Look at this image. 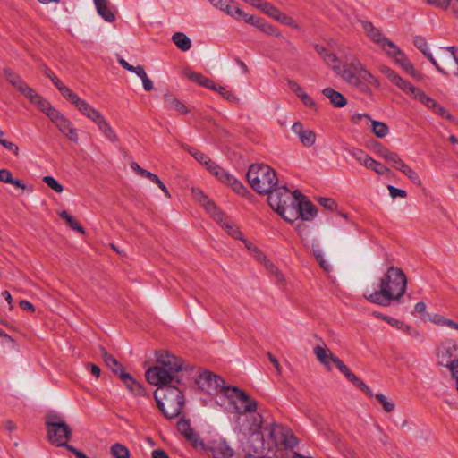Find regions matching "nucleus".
<instances>
[{"instance_id": "obj_1", "label": "nucleus", "mask_w": 458, "mask_h": 458, "mask_svg": "<svg viewBox=\"0 0 458 458\" xmlns=\"http://www.w3.org/2000/svg\"><path fill=\"white\" fill-rule=\"evenodd\" d=\"M158 365L146 371V378L157 388L154 397L158 409L167 419L178 417L185 404L182 380L179 373L184 369V360L169 353H159Z\"/></svg>"}, {"instance_id": "obj_2", "label": "nucleus", "mask_w": 458, "mask_h": 458, "mask_svg": "<svg viewBox=\"0 0 458 458\" xmlns=\"http://www.w3.org/2000/svg\"><path fill=\"white\" fill-rule=\"evenodd\" d=\"M407 283L404 272L400 267L391 266L380 278L379 289L377 291L367 289L363 297L370 303L389 306L392 301H399L404 295Z\"/></svg>"}, {"instance_id": "obj_3", "label": "nucleus", "mask_w": 458, "mask_h": 458, "mask_svg": "<svg viewBox=\"0 0 458 458\" xmlns=\"http://www.w3.org/2000/svg\"><path fill=\"white\" fill-rule=\"evenodd\" d=\"M333 71L348 85L362 92L368 91L369 86L379 87L378 80L356 57L346 59L343 65L339 62Z\"/></svg>"}, {"instance_id": "obj_4", "label": "nucleus", "mask_w": 458, "mask_h": 458, "mask_svg": "<svg viewBox=\"0 0 458 458\" xmlns=\"http://www.w3.org/2000/svg\"><path fill=\"white\" fill-rule=\"evenodd\" d=\"M268 195L269 206L286 222L293 223L296 220L297 211L294 208L297 197H303V194L295 190L291 191L285 186L274 187Z\"/></svg>"}, {"instance_id": "obj_5", "label": "nucleus", "mask_w": 458, "mask_h": 458, "mask_svg": "<svg viewBox=\"0 0 458 458\" xmlns=\"http://www.w3.org/2000/svg\"><path fill=\"white\" fill-rule=\"evenodd\" d=\"M250 187L259 194H267L278 183L276 171L265 164H253L246 174Z\"/></svg>"}, {"instance_id": "obj_6", "label": "nucleus", "mask_w": 458, "mask_h": 458, "mask_svg": "<svg viewBox=\"0 0 458 458\" xmlns=\"http://www.w3.org/2000/svg\"><path fill=\"white\" fill-rule=\"evenodd\" d=\"M99 353L105 361L107 368H109L124 384L126 388L131 392L134 395L142 396L145 394V391L141 385L134 380V378L127 372L124 371L122 364L106 350L103 347H99Z\"/></svg>"}, {"instance_id": "obj_7", "label": "nucleus", "mask_w": 458, "mask_h": 458, "mask_svg": "<svg viewBox=\"0 0 458 458\" xmlns=\"http://www.w3.org/2000/svg\"><path fill=\"white\" fill-rule=\"evenodd\" d=\"M47 437L51 444L56 446L67 447L72 438V429L62 418L57 415L48 417L46 421Z\"/></svg>"}, {"instance_id": "obj_8", "label": "nucleus", "mask_w": 458, "mask_h": 458, "mask_svg": "<svg viewBox=\"0 0 458 458\" xmlns=\"http://www.w3.org/2000/svg\"><path fill=\"white\" fill-rule=\"evenodd\" d=\"M196 383L203 391L210 394L218 392H223L225 394V389L228 387L225 386L223 378L209 371L201 373L198 377Z\"/></svg>"}, {"instance_id": "obj_9", "label": "nucleus", "mask_w": 458, "mask_h": 458, "mask_svg": "<svg viewBox=\"0 0 458 458\" xmlns=\"http://www.w3.org/2000/svg\"><path fill=\"white\" fill-rule=\"evenodd\" d=\"M225 396L241 402V407H236L239 413L255 412L257 410V402L236 386L227 387L225 389Z\"/></svg>"}, {"instance_id": "obj_10", "label": "nucleus", "mask_w": 458, "mask_h": 458, "mask_svg": "<svg viewBox=\"0 0 458 458\" xmlns=\"http://www.w3.org/2000/svg\"><path fill=\"white\" fill-rule=\"evenodd\" d=\"M437 363L446 367L458 359V344L453 339L441 342L437 351Z\"/></svg>"}, {"instance_id": "obj_11", "label": "nucleus", "mask_w": 458, "mask_h": 458, "mask_svg": "<svg viewBox=\"0 0 458 458\" xmlns=\"http://www.w3.org/2000/svg\"><path fill=\"white\" fill-rule=\"evenodd\" d=\"M50 120L55 124L61 133L67 137L71 141H78L77 130L73 127L70 120H68L59 111L56 113L52 112Z\"/></svg>"}, {"instance_id": "obj_12", "label": "nucleus", "mask_w": 458, "mask_h": 458, "mask_svg": "<svg viewBox=\"0 0 458 458\" xmlns=\"http://www.w3.org/2000/svg\"><path fill=\"white\" fill-rule=\"evenodd\" d=\"M294 208L297 211L296 220L301 217L304 221H310L317 215L316 207L307 200L304 195L303 197H297Z\"/></svg>"}, {"instance_id": "obj_13", "label": "nucleus", "mask_w": 458, "mask_h": 458, "mask_svg": "<svg viewBox=\"0 0 458 458\" xmlns=\"http://www.w3.org/2000/svg\"><path fill=\"white\" fill-rule=\"evenodd\" d=\"M292 131L298 136L304 147H312L316 142V132L313 130L304 128L301 122L293 123Z\"/></svg>"}, {"instance_id": "obj_14", "label": "nucleus", "mask_w": 458, "mask_h": 458, "mask_svg": "<svg viewBox=\"0 0 458 458\" xmlns=\"http://www.w3.org/2000/svg\"><path fill=\"white\" fill-rule=\"evenodd\" d=\"M177 429L195 448L203 446V441L198 434L194 433L189 420L180 419L177 422Z\"/></svg>"}, {"instance_id": "obj_15", "label": "nucleus", "mask_w": 458, "mask_h": 458, "mask_svg": "<svg viewBox=\"0 0 458 458\" xmlns=\"http://www.w3.org/2000/svg\"><path fill=\"white\" fill-rule=\"evenodd\" d=\"M363 119H365L367 122L371 123V131L377 137L384 138L388 134L389 128L385 123L374 121L367 114H358L352 116V122L354 123H358L361 122Z\"/></svg>"}, {"instance_id": "obj_16", "label": "nucleus", "mask_w": 458, "mask_h": 458, "mask_svg": "<svg viewBox=\"0 0 458 458\" xmlns=\"http://www.w3.org/2000/svg\"><path fill=\"white\" fill-rule=\"evenodd\" d=\"M4 75L7 79V81L19 91L21 92L25 98L28 96V94H31L30 88L21 78L19 74L15 73L9 68L4 69Z\"/></svg>"}, {"instance_id": "obj_17", "label": "nucleus", "mask_w": 458, "mask_h": 458, "mask_svg": "<svg viewBox=\"0 0 458 458\" xmlns=\"http://www.w3.org/2000/svg\"><path fill=\"white\" fill-rule=\"evenodd\" d=\"M209 450L215 458H232L233 455V448L223 439L212 441Z\"/></svg>"}, {"instance_id": "obj_18", "label": "nucleus", "mask_w": 458, "mask_h": 458, "mask_svg": "<svg viewBox=\"0 0 458 458\" xmlns=\"http://www.w3.org/2000/svg\"><path fill=\"white\" fill-rule=\"evenodd\" d=\"M213 6L225 12L226 14L238 17L242 14V10L238 7L233 0H208Z\"/></svg>"}, {"instance_id": "obj_19", "label": "nucleus", "mask_w": 458, "mask_h": 458, "mask_svg": "<svg viewBox=\"0 0 458 458\" xmlns=\"http://www.w3.org/2000/svg\"><path fill=\"white\" fill-rule=\"evenodd\" d=\"M26 98L30 99L32 104L36 105L43 113H45L49 119L52 117V112H57V110L55 109L48 101L44 99L33 89H31V94H28Z\"/></svg>"}, {"instance_id": "obj_20", "label": "nucleus", "mask_w": 458, "mask_h": 458, "mask_svg": "<svg viewBox=\"0 0 458 458\" xmlns=\"http://www.w3.org/2000/svg\"><path fill=\"white\" fill-rule=\"evenodd\" d=\"M98 14L107 22L115 21V14L108 0H93Z\"/></svg>"}, {"instance_id": "obj_21", "label": "nucleus", "mask_w": 458, "mask_h": 458, "mask_svg": "<svg viewBox=\"0 0 458 458\" xmlns=\"http://www.w3.org/2000/svg\"><path fill=\"white\" fill-rule=\"evenodd\" d=\"M360 23L366 36L380 46L386 38L382 32L369 21H360Z\"/></svg>"}, {"instance_id": "obj_22", "label": "nucleus", "mask_w": 458, "mask_h": 458, "mask_svg": "<svg viewBox=\"0 0 458 458\" xmlns=\"http://www.w3.org/2000/svg\"><path fill=\"white\" fill-rule=\"evenodd\" d=\"M95 124L98 126V130L103 133V135L111 142L115 143L119 141V138L115 133L114 130L111 127V125L107 123L103 114L99 116V118L95 121Z\"/></svg>"}, {"instance_id": "obj_23", "label": "nucleus", "mask_w": 458, "mask_h": 458, "mask_svg": "<svg viewBox=\"0 0 458 458\" xmlns=\"http://www.w3.org/2000/svg\"><path fill=\"white\" fill-rule=\"evenodd\" d=\"M314 354L318 361L323 364L328 370H331L330 361L333 362V358H337L331 352L326 345H317L314 347Z\"/></svg>"}, {"instance_id": "obj_24", "label": "nucleus", "mask_w": 458, "mask_h": 458, "mask_svg": "<svg viewBox=\"0 0 458 458\" xmlns=\"http://www.w3.org/2000/svg\"><path fill=\"white\" fill-rule=\"evenodd\" d=\"M314 49L317 54L324 60L325 64L329 66L332 70L334 66H336L340 62L339 58L333 53H331L327 47L322 45H315Z\"/></svg>"}, {"instance_id": "obj_25", "label": "nucleus", "mask_w": 458, "mask_h": 458, "mask_svg": "<svg viewBox=\"0 0 458 458\" xmlns=\"http://www.w3.org/2000/svg\"><path fill=\"white\" fill-rule=\"evenodd\" d=\"M323 95L329 99L330 103L337 108L344 107L347 104L344 96L332 88H325L322 90Z\"/></svg>"}, {"instance_id": "obj_26", "label": "nucleus", "mask_w": 458, "mask_h": 458, "mask_svg": "<svg viewBox=\"0 0 458 458\" xmlns=\"http://www.w3.org/2000/svg\"><path fill=\"white\" fill-rule=\"evenodd\" d=\"M164 103L165 108L175 110L180 114H186L190 112L182 102L172 95H165Z\"/></svg>"}, {"instance_id": "obj_27", "label": "nucleus", "mask_w": 458, "mask_h": 458, "mask_svg": "<svg viewBox=\"0 0 458 458\" xmlns=\"http://www.w3.org/2000/svg\"><path fill=\"white\" fill-rule=\"evenodd\" d=\"M83 115L90 119L95 123L98 118L102 114L99 111L95 109L92 106H90L88 102L83 100L82 98L75 106Z\"/></svg>"}, {"instance_id": "obj_28", "label": "nucleus", "mask_w": 458, "mask_h": 458, "mask_svg": "<svg viewBox=\"0 0 458 458\" xmlns=\"http://www.w3.org/2000/svg\"><path fill=\"white\" fill-rule=\"evenodd\" d=\"M186 76L190 81L200 86H203L209 89H216V83L211 79L205 77L201 73L196 72H188L186 73Z\"/></svg>"}, {"instance_id": "obj_29", "label": "nucleus", "mask_w": 458, "mask_h": 458, "mask_svg": "<svg viewBox=\"0 0 458 458\" xmlns=\"http://www.w3.org/2000/svg\"><path fill=\"white\" fill-rule=\"evenodd\" d=\"M172 40L182 51H188L191 47V39L182 32H175L172 37Z\"/></svg>"}, {"instance_id": "obj_30", "label": "nucleus", "mask_w": 458, "mask_h": 458, "mask_svg": "<svg viewBox=\"0 0 458 458\" xmlns=\"http://www.w3.org/2000/svg\"><path fill=\"white\" fill-rule=\"evenodd\" d=\"M379 47L394 59H396L400 55L403 53L393 41L389 40L387 38H385Z\"/></svg>"}, {"instance_id": "obj_31", "label": "nucleus", "mask_w": 458, "mask_h": 458, "mask_svg": "<svg viewBox=\"0 0 458 458\" xmlns=\"http://www.w3.org/2000/svg\"><path fill=\"white\" fill-rule=\"evenodd\" d=\"M59 216L63 218L66 224L74 231L81 233V234H85V230L80 225V223L75 220L67 211L63 210L59 212Z\"/></svg>"}, {"instance_id": "obj_32", "label": "nucleus", "mask_w": 458, "mask_h": 458, "mask_svg": "<svg viewBox=\"0 0 458 458\" xmlns=\"http://www.w3.org/2000/svg\"><path fill=\"white\" fill-rule=\"evenodd\" d=\"M220 224L222 227H224L228 233V234H230L233 238L242 240L244 242H249L248 241L242 239V233L239 230V228L236 225H234L231 221L227 220L225 217Z\"/></svg>"}, {"instance_id": "obj_33", "label": "nucleus", "mask_w": 458, "mask_h": 458, "mask_svg": "<svg viewBox=\"0 0 458 458\" xmlns=\"http://www.w3.org/2000/svg\"><path fill=\"white\" fill-rule=\"evenodd\" d=\"M203 207L205 208L206 211L210 214V216L216 220L217 221L218 223H222L224 218H225V215L224 213L219 210V208L216 206V204L214 202H212L211 200H208L204 205Z\"/></svg>"}, {"instance_id": "obj_34", "label": "nucleus", "mask_w": 458, "mask_h": 458, "mask_svg": "<svg viewBox=\"0 0 458 458\" xmlns=\"http://www.w3.org/2000/svg\"><path fill=\"white\" fill-rule=\"evenodd\" d=\"M61 95L69 100L74 106L80 102L81 99L75 92H73L70 88L62 83L57 87Z\"/></svg>"}, {"instance_id": "obj_35", "label": "nucleus", "mask_w": 458, "mask_h": 458, "mask_svg": "<svg viewBox=\"0 0 458 458\" xmlns=\"http://www.w3.org/2000/svg\"><path fill=\"white\" fill-rule=\"evenodd\" d=\"M61 95L69 100L74 106L80 102L81 99L75 92H73L70 88L62 83L57 87Z\"/></svg>"}, {"instance_id": "obj_36", "label": "nucleus", "mask_w": 458, "mask_h": 458, "mask_svg": "<svg viewBox=\"0 0 458 458\" xmlns=\"http://www.w3.org/2000/svg\"><path fill=\"white\" fill-rule=\"evenodd\" d=\"M61 95L69 100L74 106L80 102L81 99L75 92H73L70 88L62 83L57 87Z\"/></svg>"}, {"instance_id": "obj_37", "label": "nucleus", "mask_w": 458, "mask_h": 458, "mask_svg": "<svg viewBox=\"0 0 458 458\" xmlns=\"http://www.w3.org/2000/svg\"><path fill=\"white\" fill-rule=\"evenodd\" d=\"M256 27L267 35H272L276 38H280L282 36L281 32L276 27L267 22L263 19L261 21H256Z\"/></svg>"}, {"instance_id": "obj_38", "label": "nucleus", "mask_w": 458, "mask_h": 458, "mask_svg": "<svg viewBox=\"0 0 458 458\" xmlns=\"http://www.w3.org/2000/svg\"><path fill=\"white\" fill-rule=\"evenodd\" d=\"M349 154L359 163L367 166L369 161L370 159V156H369L364 150L360 148H352L348 150Z\"/></svg>"}, {"instance_id": "obj_39", "label": "nucleus", "mask_w": 458, "mask_h": 458, "mask_svg": "<svg viewBox=\"0 0 458 458\" xmlns=\"http://www.w3.org/2000/svg\"><path fill=\"white\" fill-rule=\"evenodd\" d=\"M350 382H352L357 388L365 393L369 397H373V393L371 389L354 373L349 375L347 378Z\"/></svg>"}, {"instance_id": "obj_40", "label": "nucleus", "mask_w": 458, "mask_h": 458, "mask_svg": "<svg viewBox=\"0 0 458 458\" xmlns=\"http://www.w3.org/2000/svg\"><path fill=\"white\" fill-rule=\"evenodd\" d=\"M431 321L437 326L447 327L458 331V323L453 319L446 318L444 316L435 315L431 318Z\"/></svg>"}, {"instance_id": "obj_41", "label": "nucleus", "mask_w": 458, "mask_h": 458, "mask_svg": "<svg viewBox=\"0 0 458 458\" xmlns=\"http://www.w3.org/2000/svg\"><path fill=\"white\" fill-rule=\"evenodd\" d=\"M110 451L114 458H130L131 455L129 449L119 443L113 445Z\"/></svg>"}, {"instance_id": "obj_42", "label": "nucleus", "mask_w": 458, "mask_h": 458, "mask_svg": "<svg viewBox=\"0 0 458 458\" xmlns=\"http://www.w3.org/2000/svg\"><path fill=\"white\" fill-rule=\"evenodd\" d=\"M369 169L373 170L377 174H391V170L381 164L380 162H377V160L370 157L368 165L366 166Z\"/></svg>"}, {"instance_id": "obj_43", "label": "nucleus", "mask_w": 458, "mask_h": 458, "mask_svg": "<svg viewBox=\"0 0 458 458\" xmlns=\"http://www.w3.org/2000/svg\"><path fill=\"white\" fill-rule=\"evenodd\" d=\"M394 84H395L398 88H400L404 92L410 93L413 98L419 90L418 88L414 87L409 81H404L400 76Z\"/></svg>"}, {"instance_id": "obj_44", "label": "nucleus", "mask_w": 458, "mask_h": 458, "mask_svg": "<svg viewBox=\"0 0 458 458\" xmlns=\"http://www.w3.org/2000/svg\"><path fill=\"white\" fill-rule=\"evenodd\" d=\"M225 184L230 185L233 188V190L240 195H244L245 192L248 191L247 188L240 181L234 178L232 174H230Z\"/></svg>"}, {"instance_id": "obj_45", "label": "nucleus", "mask_w": 458, "mask_h": 458, "mask_svg": "<svg viewBox=\"0 0 458 458\" xmlns=\"http://www.w3.org/2000/svg\"><path fill=\"white\" fill-rule=\"evenodd\" d=\"M394 61L395 63L399 64L406 72L410 73L412 76H415L414 67L412 64L407 59L403 53L400 55L396 59H394Z\"/></svg>"}, {"instance_id": "obj_46", "label": "nucleus", "mask_w": 458, "mask_h": 458, "mask_svg": "<svg viewBox=\"0 0 458 458\" xmlns=\"http://www.w3.org/2000/svg\"><path fill=\"white\" fill-rule=\"evenodd\" d=\"M394 61L395 63L399 64L406 72L410 73L412 76H415L414 67L412 64L407 59L403 53L400 55L396 59H394Z\"/></svg>"}, {"instance_id": "obj_47", "label": "nucleus", "mask_w": 458, "mask_h": 458, "mask_svg": "<svg viewBox=\"0 0 458 458\" xmlns=\"http://www.w3.org/2000/svg\"><path fill=\"white\" fill-rule=\"evenodd\" d=\"M260 11L274 20H276L282 13L278 8L267 1L261 5Z\"/></svg>"}, {"instance_id": "obj_48", "label": "nucleus", "mask_w": 458, "mask_h": 458, "mask_svg": "<svg viewBox=\"0 0 458 458\" xmlns=\"http://www.w3.org/2000/svg\"><path fill=\"white\" fill-rule=\"evenodd\" d=\"M400 172L405 174L413 183L417 185L421 184V181L418 174L413 169H411L407 164L403 167V169Z\"/></svg>"}, {"instance_id": "obj_49", "label": "nucleus", "mask_w": 458, "mask_h": 458, "mask_svg": "<svg viewBox=\"0 0 458 458\" xmlns=\"http://www.w3.org/2000/svg\"><path fill=\"white\" fill-rule=\"evenodd\" d=\"M43 182L52 190H54L57 193H61L64 191V187L60 184L57 180H55L53 176L47 175L43 177Z\"/></svg>"}, {"instance_id": "obj_50", "label": "nucleus", "mask_w": 458, "mask_h": 458, "mask_svg": "<svg viewBox=\"0 0 458 458\" xmlns=\"http://www.w3.org/2000/svg\"><path fill=\"white\" fill-rule=\"evenodd\" d=\"M414 98L424 104L427 107L431 109L433 107V105H435L437 102L431 98L430 97L427 96L423 91H421L420 89L416 95L414 96Z\"/></svg>"}, {"instance_id": "obj_51", "label": "nucleus", "mask_w": 458, "mask_h": 458, "mask_svg": "<svg viewBox=\"0 0 458 458\" xmlns=\"http://www.w3.org/2000/svg\"><path fill=\"white\" fill-rule=\"evenodd\" d=\"M387 162L392 165V166L401 171L403 167L406 165L403 159L399 157V155L395 152L392 156L387 157Z\"/></svg>"}, {"instance_id": "obj_52", "label": "nucleus", "mask_w": 458, "mask_h": 458, "mask_svg": "<svg viewBox=\"0 0 458 458\" xmlns=\"http://www.w3.org/2000/svg\"><path fill=\"white\" fill-rule=\"evenodd\" d=\"M213 90L218 92L224 98H225L228 101H231V102H238L239 101L238 98L232 91L227 90L223 86L216 85V89H213Z\"/></svg>"}, {"instance_id": "obj_53", "label": "nucleus", "mask_w": 458, "mask_h": 458, "mask_svg": "<svg viewBox=\"0 0 458 458\" xmlns=\"http://www.w3.org/2000/svg\"><path fill=\"white\" fill-rule=\"evenodd\" d=\"M376 399L382 404L385 411L391 412L394 411L395 404L393 402L388 401L386 396H385L384 394H377Z\"/></svg>"}, {"instance_id": "obj_54", "label": "nucleus", "mask_w": 458, "mask_h": 458, "mask_svg": "<svg viewBox=\"0 0 458 458\" xmlns=\"http://www.w3.org/2000/svg\"><path fill=\"white\" fill-rule=\"evenodd\" d=\"M276 21L281 22L282 24H284L286 26L293 28L295 30H299V25L296 23L294 19L292 18L291 16L284 14V13H281Z\"/></svg>"}, {"instance_id": "obj_55", "label": "nucleus", "mask_w": 458, "mask_h": 458, "mask_svg": "<svg viewBox=\"0 0 458 458\" xmlns=\"http://www.w3.org/2000/svg\"><path fill=\"white\" fill-rule=\"evenodd\" d=\"M431 110L436 114H437L441 117H445V119H447L449 121L454 120V117L447 112V110L438 103H436L435 105H433V107L431 108Z\"/></svg>"}, {"instance_id": "obj_56", "label": "nucleus", "mask_w": 458, "mask_h": 458, "mask_svg": "<svg viewBox=\"0 0 458 458\" xmlns=\"http://www.w3.org/2000/svg\"><path fill=\"white\" fill-rule=\"evenodd\" d=\"M413 44L423 55L429 51L426 39L421 36H416Z\"/></svg>"}, {"instance_id": "obj_57", "label": "nucleus", "mask_w": 458, "mask_h": 458, "mask_svg": "<svg viewBox=\"0 0 458 458\" xmlns=\"http://www.w3.org/2000/svg\"><path fill=\"white\" fill-rule=\"evenodd\" d=\"M314 256L320 267L327 272L329 273L332 270V266L326 260L323 253L320 251H315Z\"/></svg>"}, {"instance_id": "obj_58", "label": "nucleus", "mask_w": 458, "mask_h": 458, "mask_svg": "<svg viewBox=\"0 0 458 458\" xmlns=\"http://www.w3.org/2000/svg\"><path fill=\"white\" fill-rule=\"evenodd\" d=\"M251 418H252V424L250 425V430L253 432V433H256L258 432L262 424H263V419L261 417V415L258 414V413H254L251 415Z\"/></svg>"}, {"instance_id": "obj_59", "label": "nucleus", "mask_w": 458, "mask_h": 458, "mask_svg": "<svg viewBox=\"0 0 458 458\" xmlns=\"http://www.w3.org/2000/svg\"><path fill=\"white\" fill-rule=\"evenodd\" d=\"M299 98L301 100L302 104L305 106L310 107L313 110H317V105H316L315 101L306 92L301 93V95L299 97Z\"/></svg>"}, {"instance_id": "obj_60", "label": "nucleus", "mask_w": 458, "mask_h": 458, "mask_svg": "<svg viewBox=\"0 0 458 458\" xmlns=\"http://www.w3.org/2000/svg\"><path fill=\"white\" fill-rule=\"evenodd\" d=\"M452 0H427V3L436 8L441 10H447L450 6Z\"/></svg>"}, {"instance_id": "obj_61", "label": "nucleus", "mask_w": 458, "mask_h": 458, "mask_svg": "<svg viewBox=\"0 0 458 458\" xmlns=\"http://www.w3.org/2000/svg\"><path fill=\"white\" fill-rule=\"evenodd\" d=\"M189 152L197 161L203 165L207 164V162L210 159L207 155L199 150L191 148Z\"/></svg>"}, {"instance_id": "obj_62", "label": "nucleus", "mask_w": 458, "mask_h": 458, "mask_svg": "<svg viewBox=\"0 0 458 458\" xmlns=\"http://www.w3.org/2000/svg\"><path fill=\"white\" fill-rule=\"evenodd\" d=\"M318 201L321 206H323L326 209L328 210H334L337 207L336 202L330 198H318Z\"/></svg>"}, {"instance_id": "obj_63", "label": "nucleus", "mask_w": 458, "mask_h": 458, "mask_svg": "<svg viewBox=\"0 0 458 458\" xmlns=\"http://www.w3.org/2000/svg\"><path fill=\"white\" fill-rule=\"evenodd\" d=\"M333 363L345 376L346 378H348L349 375L352 373L339 358H333Z\"/></svg>"}, {"instance_id": "obj_64", "label": "nucleus", "mask_w": 458, "mask_h": 458, "mask_svg": "<svg viewBox=\"0 0 458 458\" xmlns=\"http://www.w3.org/2000/svg\"><path fill=\"white\" fill-rule=\"evenodd\" d=\"M384 321H386V323H388L390 326L401 330V331H403V329L405 328L406 325L403 321L402 320H399V319H396L394 318H392V317H388V318H384Z\"/></svg>"}]
</instances>
